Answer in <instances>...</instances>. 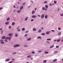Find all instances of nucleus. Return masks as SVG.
Here are the masks:
<instances>
[{"label": "nucleus", "instance_id": "obj_3", "mask_svg": "<svg viewBox=\"0 0 63 63\" xmlns=\"http://www.w3.org/2000/svg\"><path fill=\"white\" fill-rule=\"evenodd\" d=\"M0 43L1 44H4V42H3V40L2 39L0 40Z\"/></svg>", "mask_w": 63, "mask_h": 63}, {"label": "nucleus", "instance_id": "obj_16", "mask_svg": "<svg viewBox=\"0 0 63 63\" xmlns=\"http://www.w3.org/2000/svg\"><path fill=\"white\" fill-rule=\"evenodd\" d=\"M6 38V36H3L1 38L2 39H5Z\"/></svg>", "mask_w": 63, "mask_h": 63}, {"label": "nucleus", "instance_id": "obj_63", "mask_svg": "<svg viewBox=\"0 0 63 63\" xmlns=\"http://www.w3.org/2000/svg\"><path fill=\"white\" fill-rule=\"evenodd\" d=\"M56 41V40H54V42H55Z\"/></svg>", "mask_w": 63, "mask_h": 63}, {"label": "nucleus", "instance_id": "obj_34", "mask_svg": "<svg viewBox=\"0 0 63 63\" xmlns=\"http://www.w3.org/2000/svg\"><path fill=\"white\" fill-rule=\"evenodd\" d=\"M22 30L23 31H24V30H25V28H22Z\"/></svg>", "mask_w": 63, "mask_h": 63}, {"label": "nucleus", "instance_id": "obj_60", "mask_svg": "<svg viewBox=\"0 0 63 63\" xmlns=\"http://www.w3.org/2000/svg\"><path fill=\"white\" fill-rule=\"evenodd\" d=\"M3 8L2 7H1L0 8V10H2V9H3Z\"/></svg>", "mask_w": 63, "mask_h": 63}, {"label": "nucleus", "instance_id": "obj_36", "mask_svg": "<svg viewBox=\"0 0 63 63\" xmlns=\"http://www.w3.org/2000/svg\"><path fill=\"white\" fill-rule=\"evenodd\" d=\"M45 54H47L48 53V52L47 51H45Z\"/></svg>", "mask_w": 63, "mask_h": 63}, {"label": "nucleus", "instance_id": "obj_57", "mask_svg": "<svg viewBox=\"0 0 63 63\" xmlns=\"http://www.w3.org/2000/svg\"><path fill=\"white\" fill-rule=\"evenodd\" d=\"M52 5L53 6H54V5H55V4H54V3H53L52 4Z\"/></svg>", "mask_w": 63, "mask_h": 63}, {"label": "nucleus", "instance_id": "obj_4", "mask_svg": "<svg viewBox=\"0 0 63 63\" xmlns=\"http://www.w3.org/2000/svg\"><path fill=\"white\" fill-rule=\"evenodd\" d=\"M28 19V17L27 16L25 17L24 19V21H27Z\"/></svg>", "mask_w": 63, "mask_h": 63}, {"label": "nucleus", "instance_id": "obj_19", "mask_svg": "<svg viewBox=\"0 0 63 63\" xmlns=\"http://www.w3.org/2000/svg\"><path fill=\"white\" fill-rule=\"evenodd\" d=\"M45 8H46V9H47V8H48V6L47 5H45Z\"/></svg>", "mask_w": 63, "mask_h": 63}, {"label": "nucleus", "instance_id": "obj_47", "mask_svg": "<svg viewBox=\"0 0 63 63\" xmlns=\"http://www.w3.org/2000/svg\"><path fill=\"white\" fill-rule=\"evenodd\" d=\"M60 16H63V14H60Z\"/></svg>", "mask_w": 63, "mask_h": 63}, {"label": "nucleus", "instance_id": "obj_25", "mask_svg": "<svg viewBox=\"0 0 63 63\" xmlns=\"http://www.w3.org/2000/svg\"><path fill=\"white\" fill-rule=\"evenodd\" d=\"M45 18L46 19H47V15H46L45 16Z\"/></svg>", "mask_w": 63, "mask_h": 63}, {"label": "nucleus", "instance_id": "obj_43", "mask_svg": "<svg viewBox=\"0 0 63 63\" xmlns=\"http://www.w3.org/2000/svg\"><path fill=\"white\" fill-rule=\"evenodd\" d=\"M16 12V9L14 10L13 11V13H15Z\"/></svg>", "mask_w": 63, "mask_h": 63}, {"label": "nucleus", "instance_id": "obj_61", "mask_svg": "<svg viewBox=\"0 0 63 63\" xmlns=\"http://www.w3.org/2000/svg\"><path fill=\"white\" fill-rule=\"evenodd\" d=\"M34 21V20L32 19V20H31V21L32 22V21Z\"/></svg>", "mask_w": 63, "mask_h": 63}, {"label": "nucleus", "instance_id": "obj_52", "mask_svg": "<svg viewBox=\"0 0 63 63\" xmlns=\"http://www.w3.org/2000/svg\"><path fill=\"white\" fill-rule=\"evenodd\" d=\"M51 31H52V32H55V31H54V30H51Z\"/></svg>", "mask_w": 63, "mask_h": 63}, {"label": "nucleus", "instance_id": "obj_45", "mask_svg": "<svg viewBox=\"0 0 63 63\" xmlns=\"http://www.w3.org/2000/svg\"><path fill=\"white\" fill-rule=\"evenodd\" d=\"M28 36V34H26L25 35L24 37H26V36Z\"/></svg>", "mask_w": 63, "mask_h": 63}, {"label": "nucleus", "instance_id": "obj_30", "mask_svg": "<svg viewBox=\"0 0 63 63\" xmlns=\"http://www.w3.org/2000/svg\"><path fill=\"white\" fill-rule=\"evenodd\" d=\"M56 61H57V59H55L53 60V62H56Z\"/></svg>", "mask_w": 63, "mask_h": 63}, {"label": "nucleus", "instance_id": "obj_27", "mask_svg": "<svg viewBox=\"0 0 63 63\" xmlns=\"http://www.w3.org/2000/svg\"><path fill=\"white\" fill-rule=\"evenodd\" d=\"M44 4H47V1H45L44 2Z\"/></svg>", "mask_w": 63, "mask_h": 63}, {"label": "nucleus", "instance_id": "obj_23", "mask_svg": "<svg viewBox=\"0 0 63 63\" xmlns=\"http://www.w3.org/2000/svg\"><path fill=\"white\" fill-rule=\"evenodd\" d=\"M10 19V17H9L7 18V21H8Z\"/></svg>", "mask_w": 63, "mask_h": 63}, {"label": "nucleus", "instance_id": "obj_32", "mask_svg": "<svg viewBox=\"0 0 63 63\" xmlns=\"http://www.w3.org/2000/svg\"><path fill=\"white\" fill-rule=\"evenodd\" d=\"M1 34H3V31H1Z\"/></svg>", "mask_w": 63, "mask_h": 63}, {"label": "nucleus", "instance_id": "obj_64", "mask_svg": "<svg viewBox=\"0 0 63 63\" xmlns=\"http://www.w3.org/2000/svg\"><path fill=\"white\" fill-rule=\"evenodd\" d=\"M31 60H33V58L32 57V58H31Z\"/></svg>", "mask_w": 63, "mask_h": 63}, {"label": "nucleus", "instance_id": "obj_15", "mask_svg": "<svg viewBox=\"0 0 63 63\" xmlns=\"http://www.w3.org/2000/svg\"><path fill=\"white\" fill-rule=\"evenodd\" d=\"M24 47H28V46L27 45H24Z\"/></svg>", "mask_w": 63, "mask_h": 63}, {"label": "nucleus", "instance_id": "obj_13", "mask_svg": "<svg viewBox=\"0 0 63 63\" xmlns=\"http://www.w3.org/2000/svg\"><path fill=\"white\" fill-rule=\"evenodd\" d=\"M23 8V7L22 6L20 7V9L21 10H22Z\"/></svg>", "mask_w": 63, "mask_h": 63}, {"label": "nucleus", "instance_id": "obj_54", "mask_svg": "<svg viewBox=\"0 0 63 63\" xmlns=\"http://www.w3.org/2000/svg\"><path fill=\"white\" fill-rule=\"evenodd\" d=\"M54 2L55 4H56V3H57V2L56 1H54Z\"/></svg>", "mask_w": 63, "mask_h": 63}, {"label": "nucleus", "instance_id": "obj_40", "mask_svg": "<svg viewBox=\"0 0 63 63\" xmlns=\"http://www.w3.org/2000/svg\"><path fill=\"white\" fill-rule=\"evenodd\" d=\"M16 52H14L12 53V54H16Z\"/></svg>", "mask_w": 63, "mask_h": 63}, {"label": "nucleus", "instance_id": "obj_7", "mask_svg": "<svg viewBox=\"0 0 63 63\" xmlns=\"http://www.w3.org/2000/svg\"><path fill=\"white\" fill-rule=\"evenodd\" d=\"M13 34L12 33H10L8 34V36H13Z\"/></svg>", "mask_w": 63, "mask_h": 63}, {"label": "nucleus", "instance_id": "obj_38", "mask_svg": "<svg viewBox=\"0 0 63 63\" xmlns=\"http://www.w3.org/2000/svg\"><path fill=\"white\" fill-rule=\"evenodd\" d=\"M46 42L48 44H50V42H49V41H47Z\"/></svg>", "mask_w": 63, "mask_h": 63}, {"label": "nucleus", "instance_id": "obj_11", "mask_svg": "<svg viewBox=\"0 0 63 63\" xmlns=\"http://www.w3.org/2000/svg\"><path fill=\"white\" fill-rule=\"evenodd\" d=\"M9 24V22H7L5 23V25H8Z\"/></svg>", "mask_w": 63, "mask_h": 63}, {"label": "nucleus", "instance_id": "obj_29", "mask_svg": "<svg viewBox=\"0 0 63 63\" xmlns=\"http://www.w3.org/2000/svg\"><path fill=\"white\" fill-rule=\"evenodd\" d=\"M60 39H59L57 40V42H60Z\"/></svg>", "mask_w": 63, "mask_h": 63}, {"label": "nucleus", "instance_id": "obj_55", "mask_svg": "<svg viewBox=\"0 0 63 63\" xmlns=\"http://www.w3.org/2000/svg\"><path fill=\"white\" fill-rule=\"evenodd\" d=\"M56 48H58V47H59V46H56Z\"/></svg>", "mask_w": 63, "mask_h": 63}, {"label": "nucleus", "instance_id": "obj_58", "mask_svg": "<svg viewBox=\"0 0 63 63\" xmlns=\"http://www.w3.org/2000/svg\"><path fill=\"white\" fill-rule=\"evenodd\" d=\"M11 28V26H9V29H10V28Z\"/></svg>", "mask_w": 63, "mask_h": 63}, {"label": "nucleus", "instance_id": "obj_53", "mask_svg": "<svg viewBox=\"0 0 63 63\" xmlns=\"http://www.w3.org/2000/svg\"><path fill=\"white\" fill-rule=\"evenodd\" d=\"M58 29L59 30H60V28H58Z\"/></svg>", "mask_w": 63, "mask_h": 63}, {"label": "nucleus", "instance_id": "obj_1", "mask_svg": "<svg viewBox=\"0 0 63 63\" xmlns=\"http://www.w3.org/2000/svg\"><path fill=\"white\" fill-rule=\"evenodd\" d=\"M12 38V36L7 37H6L5 39H6V40H8L9 41H10V40Z\"/></svg>", "mask_w": 63, "mask_h": 63}, {"label": "nucleus", "instance_id": "obj_2", "mask_svg": "<svg viewBox=\"0 0 63 63\" xmlns=\"http://www.w3.org/2000/svg\"><path fill=\"white\" fill-rule=\"evenodd\" d=\"M20 46V45L16 44L14 45L13 46V47L15 48H16V47H19Z\"/></svg>", "mask_w": 63, "mask_h": 63}, {"label": "nucleus", "instance_id": "obj_44", "mask_svg": "<svg viewBox=\"0 0 63 63\" xmlns=\"http://www.w3.org/2000/svg\"><path fill=\"white\" fill-rule=\"evenodd\" d=\"M49 5L50 6H52V4L51 3H50L49 4Z\"/></svg>", "mask_w": 63, "mask_h": 63}, {"label": "nucleus", "instance_id": "obj_22", "mask_svg": "<svg viewBox=\"0 0 63 63\" xmlns=\"http://www.w3.org/2000/svg\"><path fill=\"white\" fill-rule=\"evenodd\" d=\"M32 30L33 31H36V29L35 28H33Z\"/></svg>", "mask_w": 63, "mask_h": 63}, {"label": "nucleus", "instance_id": "obj_51", "mask_svg": "<svg viewBox=\"0 0 63 63\" xmlns=\"http://www.w3.org/2000/svg\"><path fill=\"white\" fill-rule=\"evenodd\" d=\"M38 52L39 53H40V52H42V51H38Z\"/></svg>", "mask_w": 63, "mask_h": 63}, {"label": "nucleus", "instance_id": "obj_42", "mask_svg": "<svg viewBox=\"0 0 63 63\" xmlns=\"http://www.w3.org/2000/svg\"><path fill=\"white\" fill-rule=\"evenodd\" d=\"M29 32V31H27L25 32V33H28Z\"/></svg>", "mask_w": 63, "mask_h": 63}, {"label": "nucleus", "instance_id": "obj_8", "mask_svg": "<svg viewBox=\"0 0 63 63\" xmlns=\"http://www.w3.org/2000/svg\"><path fill=\"white\" fill-rule=\"evenodd\" d=\"M37 39H40V40H42V37L41 36H39L37 37Z\"/></svg>", "mask_w": 63, "mask_h": 63}, {"label": "nucleus", "instance_id": "obj_48", "mask_svg": "<svg viewBox=\"0 0 63 63\" xmlns=\"http://www.w3.org/2000/svg\"><path fill=\"white\" fill-rule=\"evenodd\" d=\"M32 54H34L35 53V52H34V51H32Z\"/></svg>", "mask_w": 63, "mask_h": 63}, {"label": "nucleus", "instance_id": "obj_37", "mask_svg": "<svg viewBox=\"0 0 63 63\" xmlns=\"http://www.w3.org/2000/svg\"><path fill=\"white\" fill-rule=\"evenodd\" d=\"M17 31L18 32H20V30L19 29H18L17 30Z\"/></svg>", "mask_w": 63, "mask_h": 63}, {"label": "nucleus", "instance_id": "obj_28", "mask_svg": "<svg viewBox=\"0 0 63 63\" xmlns=\"http://www.w3.org/2000/svg\"><path fill=\"white\" fill-rule=\"evenodd\" d=\"M20 28V27L19 26H18L16 28V29L17 30V29H19Z\"/></svg>", "mask_w": 63, "mask_h": 63}, {"label": "nucleus", "instance_id": "obj_56", "mask_svg": "<svg viewBox=\"0 0 63 63\" xmlns=\"http://www.w3.org/2000/svg\"><path fill=\"white\" fill-rule=\"evenodd\" d=\"M4 41L5 42H8V41L6 39Z\"/></svg>", "mask_w": 63, "mask_h": 63}, {"label": "nucleus", "instance_id": "obj_41", "mask_svg": "<svg viewBox=\"0 0 63 63\" xmlns=\"http://www.w3.org/2000/svg\"><path fill=\"white\" fill-rule=\"evenodd\" d=\"M61 32H59L58 33V34L59 35V36H60V35H61Z\"/></svg>", "mask_w": 63, "mask_h": 63}, {"label": "nucleus", "instance_id": "obj_6", "mask_svg": "<svg viewBox=\"0 0 63 63\" xmlns=\"http://www.w3.org/2000/svg\"><path fill=\"white\" fill-rule=\"evenodd\" d=\"M10 60V59H7L5 60V62H9Z\"/></svg>", "mask_w": 63, "mask_h": 63}, {"label": "nucleus", "instance_id": "obj_50", "mask_svg": "<svg viewBox=\"0 0 63 63\" xmlns=\"http://www.w3.org/2000/svg\"><path fill=\"white\" fill-rule=\"evenodd\" d=\"M12 62H13V61H11L9 62L8 63H12Z\"/></svg>", "mask_w": 63, "mask_h": 63}, {"label": "nucleus", "instance_id": "obj_49", "mask_svg": "<svg viewBox=\"0 0 63 63\" xmlns=\"http://www.w3.org/2000/svg\"><path fill=\"white\" fill-rule=\"evenodd\" d=\"M37 16H38V17H41V15H38Z\"/></svg>", "mask_w": 63, "mask_h": 63}, {"label": "nucleus", "instance_id": "obj_12", "mask_svg": "<svg viewBox=\"0 0 63 63\" xmlns=\"http://www.w3.org/2000/svg\"><path fill=\"white\" fill-rule=\"evenodd\" d=\"M31 40V38H29L27 39V40L28 41H30V40Z\"/></svg>", "mask_w": 63, "mask_h": 63}, {"label": "nucleus", "instance_id": "obj_18", "mask_svg": "<svg viewBox=\"0 0 63 63\" xmlns=\"http://www.w3.org/2000/svg\"><path fill=\"white\" fill-rule=\"evenodd\" d=\"M54 45H52L49 48H53L54 47Z\"/></svg>", "mask_w": 63, "mask_h": 63}, {"label": "nucleus", "instance_id": "obj_33", "mask_svg": "<svg viewBox=\"0 0 63 63\" xmlns=\"http://www.w3.org/2000/svg\"><path fill=\"white\" fill-rule=\"evenodd\" d=\"M12 25H15V23L14 22H13L12 23Z\"/></svg>", "mask_w": 63, "mask_h": 63}, {"label": "nucleus", "instance_id": "obj_31", "mask_svg": "<svg viewBox=\"0 0 63 63\" xmlns=\"http://www.w3.org/2000/svg\"><path fill=\"white\" fill-rule=\"evenodd\" d=\"M38 32L39 33H40V32H42V30H38Z\"/></svg>", "mask_w": 63, "mask_h": 63}, {"label": "nucleus", "instance_id": "obj_17", "mask_svg": "<svg viewBox=\"0 0 63 63\" xmlns=\"http://www.w3.org/2000/svg\"><path fill=\"white\" fill-rule=\"evenodd\" d=\"M32 18H35V17H36V16L35 15L32 16Z\"/></svg>", "mask_w": 63, "mask_h": 63}, {"label": "nucleus", "instance_id": "obj_24", "mask_svg": "<svg viewBox=\"0 0 63 63\" xmlns=\"http://www.w3.org/2000/svg\"><path fill=\"white\" fill-rule=\"evenodd\" d=\"M51 40V38H48L47 39V41H50Z\"/></svg>", "mask_w": 63, "mask_h": 63}, {"label": "nucleus", "instance_id": "obj_5", "mask_svg": "<svg viewBox=\"0 0 63 63\" xmlns=\"http://www.w3.org/2000/svg\"><path fill=\"white\" fill-rule=\"evenodd\" d=\"M42 9V10H45V11H47V8H45L44 7H43Z\"/></svg>", "mask_w": 63, "mask_h": 63}, {"label": "nucleus", "instance_id": "obj_35", "mask_svg": "<svg viewBox=\"0 0 63 63\" xmlns=\"http://www.w3.org/2000/svg\"><path fill=\"white\" fill-rule=\"evenodd\" d=\"M41 35H42V36L45 35V33H41Z\"/></svg>", "mask_w": 63, "mask_h": 63}, {"label": "nucleus", "instance_id": "obj_59", "mask_svg": "<svg viewBox=\"0 0 63 63\" xmlns=\"http://www.w3.org/2000/svg\"><path fill=\"white\" fill-rule=\"evenodd\" d=\"M61 42V43H62V42H63V39H62Z\"/></svg>", "mask_w": 63, "mask_h": 63}, {"label": "nucleus", "instance_id": "obj_26", "mask_svg": "<svg viewBox=\"0 0 63 63\" xmlns=\"http://www.w3.org/2000/svg\"><path fill=\"white\" fill-rule=\"evenodd\" d=\"M47 60H44L43 61V63H46V62H47Z\"/></svg>", "mask_w": 63, "mask_h": 63}, {"label": "nucleus", "instance_id": "obj_20", "mask_svg": "<svg viewBox=\"0 0 63 63\" xmlns=\"http://www.w3.org/2000/svg\"><path fill=\"white\" fill-rule=\"evenodd\" d=\"M27 58H31V55H28L27 56Z\"/></svg>", "mask_w": 63, "mask_h": 63}, {"label": "nucleus", "instance_id": "obj_9", "mask_svg": "<svg viewBox=\"0 0 63 63\" xmlns=\"http://www.w3.org/2000/svg\"><path fill=\"white\" fill-rule=\"evenodd\" d=\"M44 15L43 14H42L41 16V18H43L44 17Z\"/></svg>", "mask_w": 63, "mask_h": 63}, {"label": "nucleus", "instance_id": "obj_14", "mask_svg": "<svg viewBox=\"0 0 63 63\" xmlns=\"http://www.w3.org/2000/svg\"><path fill=\"white\" fill-rule=\"evenodd\" d=\"M35 13V11L34 10H33L32 12V14H34Z\"/></svg>", "mask_w": 63, "mask_h": 63}, {"label": "nucleus", "instance_id": "obj_21", "mask_svg": "<svg viewBox=\"0 0 63 63\" xmlns=\"http://www.w3.org/2000/svg\"><path fill=\"white\" fill-rule=\"evenodd\" d=\"M15 36L16 37H17L18 36V34H17V33H16L15 34Z\"/></svg>", "mask_w": 63, "mask_h": 63}, {"label": "nucleus", "instance_id": "obj_39", "mask_svg": "<svg viewBox=\"0 0 63 63\" xmlns=\"http://www.w3.org/2000/svg\"><path fill=\"white\" fill-rule=\"evenodd\" d=\"M46 34H49V32H46Z\"/></svg>", "mask_w": 63, "mask_h": 63}, {"label": "nucleus", "instance_id": "obj_46", "mask_svg": "<svg viewBox=\"0 0 63 63\" xmlns=\"http://www.w3.org/2000/svg\"><path fill=\"white\" fill-rule=\"evenodd\" d=\"M25 4V2H24L22 4V6H24Z\"/></svg>", "mask_w": 63, "mask_h": 63}, {"label": "nucleus", "instance_id": "obj_10", "mask_svg": "<svg viewBox=\"0 0 63 63\" xmlns=\"http://www.w3.org/2000/svg\"><path fill=\"white\" fill-rule=\"evenodd\" d=\"M21 10H20L17 11V13H21Z\"/></svg>", "mask_w": 63, "mask_h": 63}, {"label": "nucleus", "instance_id": "obj_62", "mask_svg": "<svg viewBox=\"0 0 63 63\" xmlns=\"http://www.w3.org/2000/svg\"><path fill=\"white\" fill-rule=\"evenodd\" d=\"M60 10V8H58L57 9V11H59Z\"/></svg>", "mask_w": 63, "mask_h": 63}]
</instances>
